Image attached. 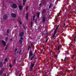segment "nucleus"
Returning <instances> with one entry per match:
<instances>
[{
	"mask_svg": "<svg viewBox=\"0 0 76 76\" xmlns=\"http://www.w3.org/2000/svg\"><path fill=\"white\" fill-rule=\"evenodd\" d=\"M34 64H35V62H33L31 63V65H30V72H32V68L34 66Z\"/></svg>",
	"mask_w": 76,
	"mask_h": 76,
	"instance_id": "nucleus-1",
	"label": "nucleus"
},
{
	"mask_svg": "<svg viewBox=\"0 0 76 76\" xmlns=\"http://www.w3.org/2000/svg\"><path fill=\"white\" fill-rule=\"evenodd\" d=\"M59 27V25H58V26L56 28V30L54 31V34H53V37L54 38V36H55V35L57 33V29H58V28Z\"/></svg>",
	"mask_w": 76,
	"mask_h": 76,
	"instance_id": "nucleus-2",
	"label": "nucleus"
},
{
	"mask_svg": "<svg viewBox=\"0 0 76 76\" xmlns=\"http://www.w3.org/2000/svg\"><path fill=\"white\" fill-rule=\"evenodd\" d=\"M11 6L12 7V8H14V9H16V8H17V7H18L17 5L15 4H12V5H11Z\"/></svg>",
	"mask_w": 76,
	"mask_h": 76,
	"instance_id": "nucleus-3",
	"label": "nucleus"
},
{
	"mask_svg": "<svg viewBox=\"0 0 76 76\" xmlns=\"http://www.w3.org/2000/svg\"><path fill=\"white\" fill-rule=\"evenodd\" d=\"M11 16L13 18H16V15L15 14L12 13L11 14Z\"/></svg>",
	"mask_w": 76,
	"mask_h": 76,
	"instance_id": "nucleus-4",
	"label": "nucleus"
},
{
	"mask_svg": "<svg viewBox=\"0 0 76 76\" xmlns=\"http://www.w3.org/2000/svg\"><path fill=\"white\" fill-rule=\"evenodd\" d=\"M19 9L20 10H21L23 9V7H22V6L21 5H19Z\"/></svg>",
	"mask_w": 76,
	"mask_h": 76,
	"instance_id": "nucleus-5",
	"label": "nucleus"
},
{
	"mask_svg": "<svg viewBox=\"0 0 76 76\" xmlns=\"http://www.w3.org/2000/svg\"><path fill=\"white\" fill-rule=\"evenodd\" d=\"M23 35V32H22L20 34V37H22Z\"/></svg>",
	"mask_w": 76,
	"mask_h": 76,
	"instance_id": "nucleus-6",
	"label": "nucleus"
},
{
	"mask_svg": "<svg viewBox=\"0 0 76 76\" xmlns=\"http://www.w3.org/2000/svg\"><path fill=\"white\" fill-rule=\"evenodd\" d=\"M2 42L3 44V45L4 46H5V45H6V42H4V41L3 40H2Z\"/></svg>",
	"mask_w": 76,
	"mask_h": 76,
	"instance_id": "nucleus-7",
	"label": "nucleus"
},
{
	"mask_svg": "<svg viewBox=\"0 0 76 76\" xmlns=\"http://www.w3.org/2000/svg\"><path fill=\"white\" fill-rule=\"evenodd\" d=\"M7 14L5 15L4 16V19H6L7 18Z\"/></svg>",
	"mask_w": 76,
	"mask_h": 76,
	"instance_id": "nucleus-8",
	"label": "nucleus"
},
{
	"mask_svg": "<svg viewBox=\"0 0 76 76\" xmlns=\"http://www.w3.org/2000/svg\"><path fill=\"white\" fill-rule=\"evenodd\" d=\"M32 54V52L31 51H30L29 52V57H31V54Z\"/></svg>",
	"mask_w": 76,
	"mask_h": 76,
	"instance_id": "nucleus-9",
	"label": "nucleus"
},
{
	"mask_svg": "<svg viewBox=\"0 0 76 76\" xmlns=\"http://www.w3.org/2000/svg\"><path fill=\"white\" fill-rule=\"evenodd\" d=\"M43 22H45V20L46 18H45L43 17Z\"/></svg>",
	"mask_w": 76,
	"mask_h": 76,
	"instance_id": "nucleus-10",
	"label": "nucleus"
},
{
	"mask_svg": "<svg viewBox=\"0 0 76 76\" xmlns=\"http://www.w3.org/2000/svg\"><path fill=\"white\" fill-rule=\"evenodd\" d=\"M23 5H25V2H26V0H23Z\"/></svg>",
	"mask_w": 76,
	"mask_h": 76,
	"instance_id": "nucleus-11",
	"label": "nucleus"
},
{
	"mask_svg": "<svg viewBox=\"0 0 76 76\" xmlns=\"http://www.w3.org/2000/svg\"><path fill=\"white\" fill-rule=\"evenodd\" d=\"M28 14H26V19H27V20H28Z\"/></svg>",
	"mask_w": 76,
	"mask_h": 76,
	"instance_id": "nucleus-12",
	"label": "nucleus"
},
{
	"mask_svg": "<svg viewBox=\"0 0 76 76\" xmlns=\"http://www.w3.org/2000/svg\"><path fill=\"white\" fill-rule=\"evenodd\" d=\"M3 71H1L0 72V75H1L2 74H3Z\"/></svg>",
	"mask_w": 76,
	"mask_h": 76,
	"instance_id": "nucleus-13",
	"label": "nucleus"
},
{
	"mask_svg": "<svg viewBox=\"0 0 76 76\" xmlns=\"http://www.w3.org/2000/svg\"><path fill=\"white\" fill-rule=\"evenodd\" d=\"M39 15H40V13L39 12L37 13V16H38V18H39Z\"/></svg>",
	"mask_w": 76,
	"mask_h": 76,
	"instance_id": "nucleus-14",
	"label": "nucleus"
},
{
	"mask_svg": "<svg viewBox=\"0 0 76 76\" xmlns=\"http://www.w3.org/2000/svg\"><path fill=\"white\" fill-rule=\"evenodd\" d=\"M19 42H20V43L21 44H22V41L21 40H19Z\"/></svg>",
	"mask_w": 76,
	"mask_h": 76,
	"instance_id": "nucleus-15",
	"label": "nucleus"
},
{
	"mask_svg": "<svg viewBox=\"0 0 76 76\" xmlns=\"http://www.w3.org/2000/svg\"><path fill=\"white\" fill-rule=\"evenodd\" d=\"M52 6V4H50V6H49V9H50Z\"/></svg>",
	"mask_w": 76,
	"mask_h": 76,
	"instance_id": "nucleus-16",
	"label": "nucleus"
},
{
	"mask_svg": "<svg viewBox=\"0 0 76 76\" xmlns=\"http://www.w3.org/2000/svg\"><path fill=\"white\" fill-rule=\"evenodd\" d=\"M7 33H8H8L9 32V29H7Z\"/></svg>",
	"mask_w": 76,
	"mask_h": 76,
	"instance_id": "nucleus-17",
	"label": "nucleus"
},
{
	"mask_svg": "<svg viewBox=\"0 0 76 76\" xmlns=\"http://www.w3.org/2000/svg\"><path fill=\"white\" fill-rule=\"evenodd\" d=\"M8 39V37H6L5 38V41H7V40Z\"/></svg>",
	"mask_w": 76,
	"mask_h": 76,
	"instance_id": "nucleus-18",
	"label": "nucleus"
},
{
	"mask_svg": "<svg viewBox=\"0 0 76 76\" xmlns=\"http://www.w3.org/2000/svg\"><path fill=\"white\" fill-rule=\"evenodd\" d=\"M2 66V62L0 63V67H1Z\"/></svg>",
	"mask_w": 76,
	"mask_h": 76,
	"instance_id": "nucleus-19",
	"label": "nucleus"
},
{
	"mask_svg": "<svg viewBox=\"0 0 76 76\" xmlns=\"http://www.w3.org/2000/svg\"><path fill=\"white\" fill-rule=\"evenodd\" d=\"M18 50V48H15V52H16V51H17V50Z\"/></svg>",
	"mask_w": 76,
	"mask_h": 76,
	"instance_id": "nucleus-20",
	"label": "nucleus"
},
{
	"mask_svg": "<svg viewBox=\"0 0 76 76\" xmlns=\"http://www.w3.org/2000/svg\"><path fill=\"white\" fill-rule=\"evenodd\" d=\"M35 15L33 16V20H35Z\"/></svg>",
	"mask_w": 76,
	"mask_h": 76,
	"instance_id": "nucleus-21",
	"label": "nucleus"
},
{
	"mask_svg": "<svg viewBox=\"0 0 76 76\" xmlns=\"http://www.w3.org/2000/svg\"><path fill=\"white\" fill-rule=\"evenodd\" d=\"M19 23L20 25H22V22L20 21L19 22Z\"/></svg>",
	"mask_w": 76,
	"mask_h": 76,
	"instance_id": "nucleus-22",
	"label": "nucleus"
},
{
	"mask_svg": "<svg viewBox=\"0 0 76 76\" xmlns=\"http://www.w3.org/2000/svg\"><path fill=\"white\" fill-rule=\"evenodd\" d=\"M21 52H22V50H20L19 52V54H20V53H21Z\"/></svg>",
	"mask_w": 76,
	"mask_h": 76,
	"instance_id": "nucleus-23",
	"label": "nucleus"
},
{
	"mask_svg": "<svg viewBox=\"0 0 76 76\" xmlns=\"http://www.w3.org/2000/svg\"><path fill=\"white\" fill-rule=\"evenodd\" d=\"M34 56L31 57V60H32L33 59V58H34Z\"/></svg>",
	"mask_w": 76,
	"mask_h": 76,
	"instance_id": "nucleus-24",
	"label": "nucleus"
},
{
	"mask_svg": "<svg viewBox=\"0 0 76 76\" xmlns=\"http://www.w3.org/2000/svg\"><path fill=\"white\" fill-rule=\"evenodd\" d=\"M12 65L10 64V68H12Z\"/></svg>",
	"mask_w": 76,
	"mask_h": 76,
	"instance_id": "nucleus-25",
	"label": "nucleus"
},
{
	"mask_svg": "<svg viewBox=\"0 0 76 76\" xmlns=\"http://www.w3.org/2000/svg\"><path fill=\"white\" fill-rule=\"evenodd\" d=\"M7 58H5V61H7Z\"/></svg>",
	"mask_w": 76,
	"mask_h": 76,
	"instance_id": "nucleus-26",
	"label": "nucleus"
},
{
	"mask_svg": "<svg viewBox=\"0 0 76 76\" xmlns=\"http://www.w3.org/2000/svg\"><path fill=\"white\" fill-rule=\"evenodd\" d=\"M60 50V46H58V50Z\"/></svg>",
	"mask_w": 76,
	"mask_h": 76,
	"instance_id": "nucleus-27",
	"label": "nucleus"
},
{
	"mask_svg": "<svg viewBox=\"0 0 76 76\" xmlns=\"http://www.w3.org/2000/svg\"><path fill=\"white\" fill-rule=\"evenodd\" d=\"M28 6H27L26 7V10H28Z\"/></svg>",
	"mask_w": 76,
	"mask_h": 76,
	"instance_id": "nucleus-28",
	"label": "nucleus"
},
{
	"mask_svg": "<svg viewBox=\"0 0 76 76\" xmlns=\"http://www.w3.org/2000/svg\"><path fill=\"white\" fill-rule=\"evenodd\" d=\"M8 46V44L7 45V46L5 48V50H6L7 49V47Z\"/></svg>",
	"mask_w": 76,
	"mask_h": 76,
	"instance_id": "nucleus-29",
	"label": "nucleus"
},
{
	"mask_svg": "<svg viewBox=\"0 0 76 76\" xmlns=\"http://www.w3.org/2000/svg\"><path fill=\"white\" fill-rule=\"evenodd\" d=\"M32 24H33L32 22H31V26H32Z\"/></svg>",
	"mask_w": 76,
	"mask_h": 76,
	"instance_id": "nucleus-30",
	"label": "nucleus"
},
{
	"mask_svg": "<svg viewBox=\"0 0 76 76\" xmlns=\"http://www.w3.org/2000/svg\"><path fill=\"white\" fill-rule=\"evenodd\" d=\"M47 41H48V39H46V41H45L46 42H47Z\"/></svg>",
	"mask_w": 76,
	"mask_h": 76,
	"instance_id": "nucleus-31",
	"label": "nucleus"
},
{
	"mask_svg": "<svg viewBox=\"0 0 76 76\" xmlns=\"http://www.w3.org/2000/svg\"><path fill=\"white\" fill-rule=\"evenodd\" d=\"M66 57H65V58H64V61H66Z\"/></svg>",
	"mask_w": 76,
	"mask_h": 76,
	"instance_id": "nucleus-32",
	"label": "nucleus"
},
{
	"mask_svg": "<svg viewBox=\"0 0 76 76\" xmlns=\"http://www.w3.org/2000/svg\"><path fill=\"white\" fill-rule=\"evenodd\" d=\"M30 48H31V47H30V46H29V47H28V50H29V49Z\"/></svg>",
	"mask_w": 76,
	"mask_h": 76,
	"instance_id": "nucleus-33",
	"label": "nucleus"
},
{
	"mask_svg": "<svg viewBox=\"0 0 76 76\" xmlns=\"http://www.w3.org/2000/svg\"><path fill=\"white\" fill-rule=\"evenodd\" d=\"M41 5H42V3H40L39 4V6H41Z\"/></svg>",
	"mask_w": 76,
	"mask_h": 76,
	"instance_id": "nucleus-34",
	"label": "nucleus"
},
{
	"mask_svg": "<svg viewBox=\"0 0 76 76\" xmlns=\"http://www.w3.org/2000/svg\"><path fill=\"white\" fill-rule=\"evenodd\" d=\"M66 25V24L64 23V24L63 25V26H65Z\"/></svg>",
	"mask_w": 76,
	"mask_h": 76,
	"instance_id": "nucleus-35",
	"label": "nucleus"
},
{
	"mask_svg": "<svg viewBox=\"0 0 76 76\" xmlns=\"http://www.w3.org/2000/svg\"><path fill=\"white\" fill-rule=\"evenodd\" d=\"M55 56L57 58V55H55Z\"/></svg>",
	"mask_w": 76,
	"mask_h": 76,
	"instance_id": "nucleus-36",
	"label": "nucleus"
},
{
	"mask_svg": "<svg viewBox=\"0 0 76 76\" xmlns=\"http://www.w3.org/2000/svg\"><path fill=\"white\" fill-rule=\"evenodd\" d=\"M20 39H23V38L22 37H21Z\"/></svg>",
	"mask_w": 76,
	"mask_h": 76,
	"instance_id": "nucleus-37",
	"label": "nucleus"
},
{
	"mask_svg": "<svg viewBox=\"0 0 76 76\" xmlns=\"http://www.w3.org/2000/svg\"><path fill=\"white\" fill-rule=\"evenodd\" d=\"M61 12V11H60L59 13V14H60Z\"/></svg>",
	"mask_w": 76,
	"mask_h": 76,
	"instance_id": "nucleus-38",
	"label": "nucleus"
},
{
	"mask_svg": "<svg viewBox=\"0 0 76 76\" xmlns=\"http://www.w3.org/2000/svg\"><path fill=\"white\" fill-rule=\"evenodd\" d=\"M19 76H21V75L20 74V75H19Z\"/></svg>",
	"mask_w": 76,
	"mask_h": 76,
	"instance_id": "nucleus-39",
	"label": "nucleus"
},
{
	"mask_svg": "<svg viewBox=\"0 0 76 76\" xmlns=\"http://www.w3.org/2000/svg\"><path fill=\"white\" fill-rule=\"evenodd\" d=\"M75 39H74V41H75Z\"/></svg>",
	"mask_w": 76,
	"mask_h": 76,
	"instance_id": "nucleus-40",
	"label": "nucleus"
},
{
	"mask_svg": "<svg viewBox=\"0 0 76 76\" xmlns=\"http://www.w3.org/2000/svg\"><path fill=\"white\" fill-rule=\"evenodd\" d=\"M74 57V56H73L72 58H73Z\"/></svg>",
	"mask_w": 76,
	"mask_h": 76,
	"instance_id": "nucleus-41",
	"label": "nucleus"
},
{
	"mask_svg": "<svg viewBox=\"0 0 76 76\" xmlns=\"http://www.w3.org/2000/svg\"><path fill=\"white\" fill-rule=\"evenodd\" d=\"M24 28H25V26H23Z\"/></svg>",
	"mask_w": 76,
	"mask_h": 76,
	"instance_id": "nucleus-42",
	"label": "nucleus"
},
{
	"mask_svg": "<svg viewBox=\"0 0 76 76\" xmlns=\"http://www.w3.org/2000/svg\"><path fill=\"white\" fill-rule=\"evenodd\" d=\"M4 76H6V75H4Z\"/></svg>",
	"mask_w": 76,
	"mask_h": 76,
	"instance_id": "nucleus-43",
	"label": "nucleus"
},
{
	"mask_svg": "<svg viewBox=\"0 0 76 76\" xmlns=\"http://www.w3.org/2000/svg\"><path fill=\"white\" fill-rule=\"evenodd\" d=\"M58 1V0H57Z\"/></svg>",
	"mask_w": 76,
	"mask_h": 76,
	"instance_id": "nucleus-44",
	"label": "nucleus"
},
{
	"mask_svg": "<svg viewBox=\"0 0 76 76\" xmlns=\"http://www.w3.org/2000/svg\"><path fill=\"white\" fill-rule=\"evenodd\" d=\"M11 40H12V39H10V41H11Z\"/></svg>",
	"mask_w": 76,
	"mask_h": 76,
	"instance_id": "nucleus-45",
	"label": "nucleus"
},
{
	"mask_svg": "<svg viewBox=\"0 0 76 76\" xmlns=\"http://www.w3.org/2000/svg\"><path fill=\"white\" fill-rule=\"evenodd\" d=\"M31 46H32V45H31Z\"/></svg>",
	"mask_w": 76,
	"mask_h": 76,
	"instance_id": "nucleus-46",
	"label": "nucleus"
},
{
	"mask_svg": "<svg viewBox=\"0 0 76 76\" xmlns=\"http://www.w3.org/2000/svg\"><path fill=\"white\" fill-rule=\"evenodd\" d=\"M46 38H47V37H46Z\"/></svg>",
	"mask_w": 76,
	"mask_h": 76,
	"instance_id": "nucleus-47",
	"label": "nucleus"
},
{
	"mask_svg": "<svg viewBox=\"0 0 76 76\" xmlns=\"http://www.w3.org/2000/svg\"><path fill=\"white\" fill-rule=\"evenodd\" d=\"M46 76H48V75Z\"/></svg>",
	"mask_w": 76,
	"mask_h": 76,
	"instance_id": "nucleus-48",
	"label": "nucleus"
},
{
	"mask_svg": "<svg viewBox=\"0 0 76 76\" xmlns=\"http://www.w3.org/2000/svg\"><path fill=\"white\" fill-rule=\"evenodd\" d=\"M16 27H17L16 26Z\"/></svg>",
	"mask_w": 76,
	"mask_h": 76,
	"instance_id": "nucleus-49",
	"label": "nucleus"
},
{
	"mask_svg": "<svg viewBox=\"0 0 76 76\" xmlns=\"http://www.w3.org/2000/svg\"><path fill=\"white\" fill-rule=\"evenodd\" d=\"M74 69H75V68Z\"/></svg>",
	"mask_w": 76,
	"mask_h": 76,
	"instance_id": "nucleus-50",
	"label": "nucleus"
},
{
	"mask_svg": "<svg viewBox=\"0 0 76 76\" xmlns=\"http://www.w3.org/2000/svg\"><path fill=\"white\" fill-rule=\"evenodd\" d=\"M59 53H60V52H59Z\"/></svg>",
	"mask_w": 76,
	"mask_h": 76,
	"instance_id": "nucleus-51",
	"label": "nucleus"
}]
</instances>
